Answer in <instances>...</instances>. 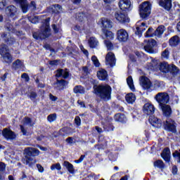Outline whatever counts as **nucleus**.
Masks as SVG:
<instances>
[{"label":"nucleus","mask_w":180,"mask_h":180,"mask_svg":"<svg viewBox=\"0 0 180 180\" xmlns=\"http://www.w3.org/2000/svg\"><path fill=\"white\" fill-rule=\"evenodd\" d=\"M94 91L103 101H109L112 94V87L109 85H98L94 86Z\"/></svg>","instance_id":"obj_1"},{"label":"nucleus","mask_w":180,"mask_h":180,"mask_svg":"<svg viewBox=\"0 0 180 180\" xmlns=\"http://www.w3.org/2000/svg\"><path fill=\"white\" fill-rule=\"evenodd\" d=\"M25 153L26 154L25 159L24 160V164L32 167L36 162V160L30 157H36L39 155L40 151L34 148H27L25 149Z\"/></svg>","instance_id":"obj_2"},{"label":"nucleus","mask_w":180,"mask_h":180,"mask_svg":"<svg viewBox=\"0 0 180 180\" xmlns=\"http://www.w3.org/2000/svg\"><path fill=\"white\" fill-rule=\"evenodd\" d=\"M49 36H50V22L45 20L44 24H43L41 27V32L39 34L34 32L33 37L37 40L38 39H46V37H49Z\"/></svg>","instance_id":"obj_3"},{"label":"nucleus","mask_w":180,"mask_h":180,"mask_svg":"<svg viewBox=\"0 0 180 180\" xmlns=\"http://www.w3.org/2000/svg\"><path fill=\"white\" fill-rule=\"evenodd\" d=\"M151 13V4L150 1H144L139 6V14L142 19L148 18Z\"/></svg>","instance_id":"obj_4"},{"label":"nucleus","mask_w":180,"mask_h":180,"mask_svg":"<svg viewBox=\"0 0 180 180\" xmlns=\"http://www.w3.org/2000/svg\"><path fill=\"white\" fill-rule=\"evenodd\" d=\"M8 51L9 49L6 45H3L1 49H0V54L3 57L4 61L8 64H11L12 63V56H11Z\"/></svg>","instance_id":"obj_5"},{"label":"nucleus","mask_w":180,"mask_h":180,"mask_svg":"<svg viewBox=\"0 0 180 180\" xmlns=\"http://www.w3.org/2000/svg\"><path fill=\"white\" fill-rule=\"evenodd\" d=\"M145 46L143 47L145 51L149 53L150 54H154L155 53V47H157V41L154 39H150V41H145Z\"/></svg>","instance_id":"obj_6"},{"label":"nucleus","mask_w":180,"mask_h":180,"mask_svg":"<svg viewBox=\"0 0 180 180\" xmlns=\"http://www.w3.org/2000/svg\"><path fill=\"white\" fill-rule=\"evenodd\" d=\"M155 98L156 99L157 102L159 103V106L161 105H165L168 103L169 101V96L167 93H158Z\"/></svg>","instance_id":"obj_7"},{"label":"nucleus","mask_w":180,"mask_h":180,"mask_svg":"<svg viewBox=\"0 0 180 180\" xmlns=\"http://www.w3.org/2000/svg\"><path fill=\"white\" fill-rule=\"evenodd\" d=\"M105 65L107 67H115L116 65V57L112 52H108L105 56Z\"/></svg>","instance_id":"obj_8"},{"label":"nucleus","mask_w":180,"mask_h":180,"mask_svg":"<svg viewBox=\"0 0 180 180\" xmlns=\"http://www.w3.org/2000/svg\"><path fill=\"white\" fill-rule=\"evenodd\" d=\"M175 121L168 119L165 122V129L168 131H172V133L176 132V126Z\"/></svg>","instance_id":"obj_9"},{"label":"nucleus","mask_w":180,"mask_h":180,"mask_svg":"<svg viewBox=\"0 0 180 180\" xmlns=\"http://www.w3.org/2000/svg\"><path fill=\"white\" fill-rule=\"evenodd\" d=\"M22 125H20V130L24 136H26L27 134V131L26 130V127L29 126L30 127H32L33 126V124L32 123V120L27 117H25L22 120Z\"/></svg>","instance_id":"obj_10"},{"label":"nucleus","mask_w":180,"mask_h":180,"mask_svg":"<svg viewBox=\"0 0 180 180\" xmlns=\"http://www.w3.org/2000/svg\"><path fill=\"white\" fill-rule=\"evenodd\" d=\"M115 19L120 23H127L129 22V17L124 14L123 11H117L115 14Z\"/></svg>","instance_id":"obj_11"},{"label":"nucleus","mask_w":180,"mask_h":180,"mask_svg":"<svg viewBox=\"0 0 180 180\" xmlns=\"http://www.w3.org/2000/svg\"><path fill=\"white\" fill-rule=\"evenodd\" d=\"M117 40L119 41H127L129 40V33L124 29L117 31Z\"/></svg>","instance_id":"obj_12"},{"label":"nucleus","mask_w":180,"mask_h":180,"mask_svg":"<svg viewBox=\"0 0 180 180\" xmlns=\"http://www.w3.org/2000/svg\"><path fill=\"white\" fill-rule=\"evenodd\" d=\"M143 112L148 116H151V115H154V112H155V108L154 105L150 103H147L143 105Z\"/></svg>","instance_id":"obj_13"},{"label":"nucleus","mask_w":180,"mask_h":180,"mask_svg":"<svg viewBox=\"0 0 180 180\" xmlns=\"http://www.w3.org/2000/svg\"><path fill=\"white\" fill-rule=\"evenodd\" d=\"M119 6L122 11H131V2L129 1H120L119 2Z\"/></svg>","instance_id":"obj_14"},{"label":"nucleus","mask_w":180,"mask_h":180,"mask_svg":"<svg viewBox=\"0 0 180 180\" xmlns=\"http://www.w3.org/2000/svg\"><path fill=\"white\" fill-rule=\"evenodd\" d=\"M160 109H162L164 116H166L167 117H169L171 116V114L172 113L171 106L167 104H162L161 105H160Z\"/></svg>","instance_id":"obj_15"},{"label":"nucleus","mask_w":180,"mask_h":180,"mask_svg":"<svg viewBox=\"0 0 180 180\" xmlns=\"http://www.w3.org/2000/svg\"><path fill=\"white\" fill-rule=\"evenodd\" d=\"M4 137L6 139V140H13L16 137V135L13 131H12L11 129H4L3 130L2 133Z\"/></svg>","instance_id":"obj_16"},{"label":"nucleus","mask_w":180,"mask_h":180,"mask_svg":"<svg viewBox=\"0 0 180 180\" xmlns=\"http://www.w3.org/2000/svg\"><path fill=\"white\" fill-rule=\"evenodd\" d=\"M140 84L144 89H148L151 86L150 79L146 77H141L140 79Z\"/></svg>","instance_id":"obj_17"},{"label":"nucleus","mask_w":180,"mask_h":180,"mask_svg":"<svg viewBox=\"0 0 180 180\" xmlns=\"http://www.w3.org/2000/svg\"><path fill=\"white\" fill-rule=\"evenodd\" d=\"M149 122L150 124H152V126H153L154 127H157V128L161 127V124H162L161 120L158 119L155 116H153V115L150 116Z\"/></svg>","instance_id":"obj_18"},{"label":"nucleus","mask_w":180,"mask_h":180,"mask_svg":"<svg viewBox=\"0 0 180 180\" xmlns=\"http://www.w3.org/2000/svg\"><path fill=\"white\" fill-rule=\"evenodd\" d=\"M91 16V14L89 13H79L76 15V19L79 20V22H86L88 20V18Z\"/></svg>","instance_id":"obj_19"},{"label":"nucleus","mask_w":180,"mask_h":180,"mask_svg":"<svg viewBox=\"0 0 180 180\" xmlns=\"http://www.w3.org/2000/svg\"><path fill=\"white\" fill-rule=\"evenodd\" d=\"M97 77L101 81H106L108 79V72L105 69H101L97 72Z\"/></svg>","instance_id":"obj_20"},{"label":"nucleus","mask_w":180,"mask_h":180,"mask_svg":"<svg viewBox=\"0 0 180 180\" xmlns=\"http://www.w3.org/2000/svg\"><path fill=\"white\" fill-rule=\"evenodd\" d=\"M6 12L11 18H13V16H15L16 13H18V9L14 6H10L7 7Z\"/></svg>","instance_id":"obj_21"},{"label":"nucleus","mask_w":180,"mask_h":180,"mask_svg":"<svg viewBox=\"0 0 180 180\" xmlns=\"http://www.w3.org/2000/svg\"><path fill=\"white\" fill-rule=\"evenodd\" d=\"M89 46L91 49H96L97 46H99V41L96 37H91L88 40Z\"/></svg>","instance_id":"obj_22"},{"label":"nucleus","mask_w":180,"mask_h":180,"mask_svg":"<svg viewBox=\"0 0 180 180\" xmlns=\"http://www.w3.org/2000/svg\"><path fill=\"white\" fill-rule=\"evenodd\" d=\"M161 157L165 160V161H169V159L171 158V152L169 148H165L161 153Z\"/></svg>","instance_id":"obj_23"},{"label":"nucleus","mask_w":180,"mask_h":180,"mask_svg":"<svg viewBox=\"0 0 180 180\" xmlns=\"http://www.w3.org/2000/svg\"><path fill=\"white\" fill-rule=\"evenodd\" d=\"M159 5L167 11H169L171 9V7L172 6L171 1H159Z\"/></svg>","instance_id":"obj_24"},{"label":"nucleus","mask_w":180,"mask_h":180,"mask_svg":"<svg viewBox=\"0 0 180 180\" xmlns=\"http://www.w3.org/2000/svg\"><path fill=\"white\" fill-rule=\"evenodd\" d=\"M159 70L162 72H169V65L167 62H162L159 64Z\"/></svg>","instance_id":"obj_25"},{"label":"nucleus","mask_w":180,"mask_h":180,"mask_svg":"<svg viewBox=\"0 0 180 180\" xmlns=\"http://www.w3.org/2000/svg\"><path fill=\"white\" fill-rule=\"evenodd\" d=\"M101 23L103 29H110L112 27V21L106 18L101 20Z\"/></svg>","instance_id":"obj_26"},{"label":"nucleus","mask_w":180,"mask_h":180,"mask_svg":"<svg viewBox=\"0 0 180 180\" xmlns=\"http://www.w3.org/2000/svg\"><path fill=\"white\" fill-rule=\"evenodd\" d=\"M169 43L172 46V47H175L176 46H178V44H179V37L176 35L174 36L169 39Z\"/></svg>","instance_id":"obj_27"},{"label":"nucleus","mask_w":180,"mask_h":180,"mask_svg":"<svg viewBox=\"0 0 180 180\" xmlns=\"http://www.w3.org/2000/svg\"><path fill=\"white\" fill-rule=\"evenodd\" d=\"M63 167H65V168H67L68 171H69V172L70 174H74L75 169H74V165H72V164L70 163V162L68 161H65L63 162Z\"/></svg>","instance_id":"obj_28"},{"label":"nucleus","mask_w":180,"mask_h":180,"mask_svg":"<svg viewBox=\"0 0 180 180\" xmlns=\"http://www.w3.org/2000/svg\"><path fill=\"white\" fill-rule=\"evenodd\" d=\"M73 29H74V30H76L77 32H79V33H81L83 32V30H84V32H86L87 28H86V27H85V24L79 23V24L75 25L73 27Z\"/></svg>","instance_id":"obj_29"},{"label":"nucleus","mask_w":180,"mask_h":180,"mask_svg":"<svg viewBox=\"0 0 180 180\" xmlns=\"http://www.w3.org/2000/svg\"><path fill=\"white\" fill-rule=\"evenodd\" d=\"M125 99L128 103H133L136 101V96L133 93H129L126 95Z\"/></svg>","instance_id":"obj_30"},{"label":"nucleus","mask_w":180,"mask_h":180,"mask_svg":"<svg viewBox=\"0 0 180 180\" xmlns=\"http://www.w3.org/2000/svg\"><path fill=\"white\" fill-rule=\"evenodd\" d=\"M115 120H116V122H121L122 123H124L126 122V116H124V114L118 113L115 115Z\"/></svg>","instance_id":"obj_31"},{"label":"nucleus","mask_w":180,"mask_h":180,"mask_svg":"<svg viewBox=\"0 0 180 180\" xmlns=\"http://www.w3.org/2000/svg\"><path fill=\"white\" fill-rule=\"evenodd\" d=\"M62 9L63 8L58 4H55L51 7L52 13H60Z\"/></svg>","instance_id":"obj_32"},{"label":"nucleus","mask_w":180,"mask_h":180,"mask_svg":"<svg viewBox=\"0 0 180 180\" xmlns=\"http://www.w3.org/2000/svg\"><path fill=\"white\" fill-rule=\"evenodd\" d=\"M56 77H63V78H67V77H68V71L64 70H58Z\"/></svg>","instance_id":"obj_33"},{"label":"nucleus","mask_w":180,"mask_h":180,"mask_svg":"<svg viewBox=\"0 0 180 180\" xmlns=\"http://www.w3.org/2000/svg\"><path fill=\"white\" fill-rule=\"evenodd\" d=\"M19 5L21 6V9L24 13H26L27 12V6L29 5L27 4V2L25 1H18Z\"/></svg>","instance_id":"obj_34"},{"label":"nucleus","mask_w":180,"mask_h":180,"mask_svg":"<svg viewBox=\"0 0 180 180\" xmlns=\"http://www.w3.org/2000/svg\"><path fill=\"white\" fill-rule=\"evenodd\" d=\"M127 82L128 86L131 91H136V89L134 88V84L133 83V77H131V76L128 77V78L127 79Z\"/></svg>","instance_id":"obj_35"},{"label":"nucleus","mask_w":180,"mask_h":180,"mask_svg":"<svg viewBox=\"0 0 180 180\" xmlns=\"http://www.w3.org/2000/svg\"><path fill=\"white\" fill-rule=\"evenodd\" d=\"M164 30H165V27L162 25L159 26L156 30L154 32L155 36H161L162 33H164Z\"/></svg>","instance_id":"obj_36"},{"label":"nucleus","mask_w":180,"mask_h":180,"mask_svg":"<svg viewBox=\"0 0 180 180\" xmlns=\"http://www.w3.org/2000/svg\"><path fill=\"white\" fill-rule=\"evenodd\" d=\"M75 94H85V89L82 86H76L74 88Z\"/></svg>","instance_id":"obj_37"},{"label":"nucleus","mask_w":180,"mask_h":180,"mask_svg":"<svg viewBox=\"0 0 180 180\" xmlns=\"http://www.w3.org/2000/svg\"><path fill=\"white\" fill-rule=\"evenodd\" d=\"M22 67H23V62L20 61L19 59L13 63V68L15 70H18V68H22Z\"/></svg>","instance_id":"obj_38"},{"label":"nucleus","mask_w":180,"mask_h":180,"mask_svg":"<svg viewBox=\"0 0 180 180\" xmlns=\"http://www.w3.org/2000/svg\"><path fill=\"white\" fill-rule=\"evenodd\" d=\"M145 26H146V23L142 22L140 27H137L136 34H138L139 36H140V34H141V33H143V32L146 30V27H144Z\"/></svg>","instance_id":"obj_39"},{"label":"nucleus","mask_w":180,"mask_h":180,"mask_svg":"<svg viewBox=\"0 0 180 180\" xmlns=\"http://www.w3.org/2000/svg\"><path fill=\"white\" fill-rule=\"evenodd\" d=\"M105 39H108V40H112V39L115 37V34L111 31L107 30L105 32Z\"/></svg>","instance_id":"obj_40"},{"label":"nucleus","mask_w":180,"mask_h":180,"mask_svg":"<svg viewBox=\"0 0 180 180\" xmlns=\"http://www.w3.org/2000/svg\"><path fill=\"white\" fill-rule=\"evenodd\" d=\"M154 30L153 28H148L147 30L146 33L145 34V37H154L155 34H154Z\"/></svg>","instance_id":"obj_41"},{"label":"nucleus","mask_w":180,"mask_h":180,"mask_svg":"<svg viewBox=\"0 0 180 180\" xmlns=\"http://www.w3.org/2000/svg\"><path fill=\"white\" fill-rule=\"evenodd\" d=\"M51 171L57 170V171H61V165L60 163H56L51 166Z\"/></svg>","instance_id":"obj_42"},{"label":"nucleus","mask_w":180,"mask_h":180,"mask_svg":"<svg viewBox=\"0 0 180 180\" xmlns=\"http://www.w3.org/2000/svg\"><path fill=\"white\" fill-rule=\"evenodd\" d=\"M48 122L50 123H53V122H56V120L57 119V115L56 114H51L48 116L47 117Z\"/></svg>","instance_id":"obj_43"},{"label":"nucleus","mask_w":180,"mask_h":180,"mask_svg":"<svg viewBox=\"0 0 180 180\" xmlns=\"http://www.w3.org/2000/svg\"><path fill=\"white\" fill-rule=\"evenodd\" d=\"M91 61L95 67H99V65H101V63H99V60H98V58L95 56L91 57Z\"/></svg>","instance_id":"obj_44"},{"label":"nucleus","mask_w":180,"mask_h":180,"mask_svg":"<svg viewBox=\"0 0 180 180\" xmlns=\"http://www.w3.org/2000/svg\"><path fill=\"white\" fill-rule=\"evenodd\" d=\"M154 167H158V168H162L164 167V162L162 160H157L154 162Z\"/></svg>","instance_id":"obj_45"},{"label":"nucleus","mask_w":180,"mask_h":180,"mask_svg":"<svg viewBox=\"0 0 180 180\" xmlns=\"http://www.w3.org/2000/svg\"><path fill=\"white\" fill-rule=\"evenodd\" d=\"M104 43L106 46L108 50H112V49H113V44H112V42H110V41L105 40V41H104Z\"/></svg>","instance_id":"obj_46"},{"label":"nucleus","mask_w":180,"mask_h":180,"mask_svg":"<svg viewBox=\"0 0 180 180\" xmlns=\"http://www.w3.org/2000/svg\"><path fill=\"white\" fill-rule=\"evenodd\" d=\"M173 157L177 160L178 162H180V149L173 153Z\"/></svg>","instance_id":"obj_47"},{"label":"nucleus","mask_w":180,"mask_h":180,"mask_svg":"<svg viewBox=\"0 0 180 180\" xmlns=\"http://www.w3.org/2000/svg\"><path fill=\"white\" fill-rule=\"evenodd\" d=\"M162 58L168 59L169 57V51L168 49H165L163 52H162Z\"/></svg>","instance_id":"obj_48"},{"label":"nucleus","mask_w":180,"mask_h":180,"mask_svg":"<svg viewBox=\"0 0 180 180\" xmlns=\"http://www.w3.org/2000/svg\"><path fill=\"white\" fill-rule=\"evenodd\" d=\"M169 72H172V74H175L176 72H178V69L176 68V66L175 65H172L169 66Z\"/></svg>","instance_id":"obj_49"},{"label":"nucleus","mask_w":180,"mask_h":180,"mask_svg":"<svg viewBox=\"0 0 180 180\" xmlns=\"http://www.w3.org/2000/svg\"><path fill=\"white\" fill-rule=\"evenodd\" d=\"M75 123L77 126H81V118L78 116L75 117Z\"/></svg>","instance_id":"obj_50"},{"label":"nucleus","mask_w":180,"mask_h":180,"mask_svg":"<svg viewBox=\"0 0 180 180\" xmlns=\"http://www.w3.org/2000/svg\"><path fill=\"white\" fill-rule=\"evenodd\" d=\"M37 94L35 92H31L30 94V99L31 101H34V98H37Z\"/></svg>","instance_id":"obj_51"},{"label":"nucleus","mask_w":180,"mask_h":180,"mask_svg":"<svg viewBox=\"0 0 180 180\" xmlns=\"http://www.w3.org/2000/svg\"><path fill=\"white\" fill-rule=\"evenodd\" d=\"M30 20L32 23H34V24L38 23L39 17H34V18L30 19Z\"/></svg>","instance_id":"obj_52"},{"label":"nucleus","mask_w":180,"mask_h":180,"mask_svg":"<svg viewBox=\"0 0 180 180\" xmlns=\"http://www.w3.org/2000/svg\"><path fill=\"white\" fill-rule=\"evenodd\" d=\"M21 77L25 79V81L27 82L29 81V75L27 74V73H23L22 75H21Z\"/></svg>","instance_id":"obj_53"},{"label":"nucleus","mask_w":180,"mask_h":180,"mask_svg":"<svg viewBox=\"0 0 180 180\" xmlns=\"http://www.w3.org/2000/svg\"><path fill=\"white\" fill-rule=\"evenodd\" d=\"M37 168L38 169L39 172H44V168L42 167V166H41L40 165H37Z\"/></svg>","instance_id":"obj_54"},{"label":"nucleus","mask_w":180,"mask_h":180,"mask_svg":"<svg viewBox=\"0 0 180 180\" xmlns=\"http://www.w3.org/2000/svg\"><path fill=\"white\" fill-rule=\"evenodd\" d=\"M80 49H81L82 51L84 53V54L85 56H86V57H88V55L89 54L88 51L86 49H85V48H84V46H80Z\"/></svg>","instance_id":"obj_55"},{"label":"nucleus","mask_w":180,"mask_h":180,"mask_svg":"<svg viewBox=\"0 0 180 180\" xmlns=\"http://www.w3.org/2000/svg\"><path fill=\"white\" fill-rule=\"evenodd\" d=\"M6 168V166L5 164L2 162H0V171H5V169Z\"/></svg>","instance_id":"obj_56"},{"label":"nucleus","mask_w":180,"mask_h":180,"mask_svg":"<svg viewBox=\"0 0 180 180\" xmlns=\"http://www.w3.org/2000/svg\"><path fill=\"white\" fill-rule=\"evenodd\" d=\"M49 98H50L51 101H52L53 102H56V101H57V99H58V98H57V96H53V94L49 95Z\"/></svg>","instance_id":"obj_57"},{"label":"nucleus","mask_w":180,"mask_h":180,"mask_svg":"<svg viewBox=\"0 0 180 180\" xmlns=\"http://www.w3.org/2000/svg\"><path fill=\"white\" fill-rule=\"evenodd\" d=\"M6 6V1H0V9H4Z\"/></svg>","instance_id":"obj_58"},{"label":"nucleus","mask_w":180,"mask_h":180,"mask_svg":"<svg viewBox=\"0 0 180 180\" xmlns=\"http://www.w3.org/2000/svg\"><path fill=\"white\" fill-rule=\"evenodd\" d=\"M66 143H68V144H72L74 143V139H72V137L66 139Z\"/></svg>","instance_id":"obj_59"},{"label":"nucleus","mask_w":180,"mask_h":180,"mask_svg":"<svg viewBox=\"0 0 180 180\" xmlns=\"http://www.w3.org/2000/svg\"><path fill=\"white\" fill-rule=\"evenodd\" d=\"M172 171V174L174 175H176V174L178 172V167H176V166H173Z\"/></svg>","instance_id":"obj_60"},{"label":"nucleus","mask_w":180,"mask_h":180,"mask_svg":"<svg viewBox=\"0 0 180 180\" xmlns=\"http://www.w3.org/2000/svg\"><path fill=\"white\" fill-rule=\"evenodd\" d=\"M77 103L80 105V108H85V103H84V101L79 100L77 101Z\"/></svg>","instance_id":"obj_61"},{"label":"nucleus","mask_w":180,"mask_h":180,"mask_svg":"<svg viewBox=\"0 0 180 180\" xmlns=\"http://www.w3.org/2000/svg\"><path fill=\"white\" fill-rule=\"evenodd\" d=\"M58 63V62L57 60H51L49 62V64L51 65H57Z\"/></svg>","instance_id":"obj_62"},{"label":"nucleus","mask_w":180,"mask_h":180,"mask_svg":"<svg viewBox=\"0 0 180 180\" xmlns=\"http://www.w3.org/2000/svg\"><path fill=\"white\" fill-rule=\"evenodd\" d=\"M63 130H64L65 131H67V134H70V133H72V132L70 131V129L69 127H65V128L63 129Z\"/></svg>","instance_id":"obj_63"},{"label":"nucleus","mask_w":180,"mask_h":180,"mask_svg":"<svg viewBox=\"0 0 180 180\" xmlns=\"http://www.w3.org/2000/svg\"><path fill=\"white\" fill-rule=\"evenodd\" d=\"M83 71H84V72H85L86 74H88V68H87V67H84V68H83Z\"/></svg>","instance_id":"obj_64"}]
</instances>
